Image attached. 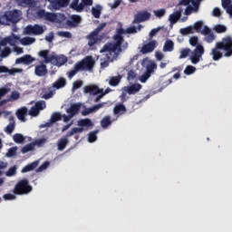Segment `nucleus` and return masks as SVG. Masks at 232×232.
<instances>
[{
	"instance_id": "f257e3e1",
	"label": "nucleus",
	"mask_w": 232,
	"mask_h": 232,
	"mask_svg": "<svg viewBox=\"0 0 232 232\" xmlns=\"http://www.w3.org/2000/svg\"><path fill=\"white\" fill-rule=\"evenodd\" d=\"M210 55L213 61H220L223 57L232 56V37L227 35L217 42L215 47L212 48Z\"/></svg>"
},
{
	"instance_id": "cd10ccee",
	"label": "nucleus",
	"mask_w": 232,
	"mask_h": 232,
	"mask_svg": "<svg viewBox=\"0 0 232 232\" xmlns=\"http://www.w3.org/2000/svg\"><path fill=\"white\" fill-rule=\"evenodd\" d=\"M81 23V16L74 14L71 17V20L67 21V24L69 26H78L79 24Z\"/></svg>"
},
{
	"instance_id": "1a4fd4ad",
	"label": "nucleus",
	"mask_w": 232,
	"mask_h": 232,
	"mask_svg": "<svg viewBox=\"0 0 232 232\" xmlns=\"http://www.w3.org/2000/svg\"><path fill=\"white\" fill-rule=\"evenodd\" d=\"M106 26V23H102L100 25L97 26L96 29H94L92 32H91L87 36L86 39H88V46L92 48V46L97 44L101 39H99V34L102 32V30Z\"/></svg>"
},
{
	"instance_id": "9d476101",
	"label": "nucleus",
	"mask_w": 232,
	"mask_h": 232,
	"mask_svg": "<svg viewBox=\"0 0 232 232\" xmlns=\"http://www.w3.org/2000/svg\"><path fill=\"white\" fill-rule=\"evenodd\" d=\"M25 35H43L44 34V27L39 24H29L24 28Z\"/></svg>"
},
{
	"instance_id": "0e129e2a",
	"label": "nucleus",
	"mask_w": 232,
	"mask_h": 232,
	"mask_svg": "<svg viewBox=\"0 0 232 232\" xmlns=\"http://www.w3.org/2000/svg\"><path fill=\"white\" fill-rule=\"evenodd\" d=\"M212 15L214 17H220L222 15V12L220 11V8L215 7L212 11Z\"/></svg>"
},
{
	"instance_id": "aec40b11",
	"label": "nucleus",
	"mask_w": 232,
	"mask_h": 232,
	"mask_svg": "<svg viewBox=\"0 0 232 232\" xmlns=\"http://www.w3.org/2000/svg\"><path fill=\"white\" fill-rule=\"evenodd\" d=\"M26 115H28V108L22 107L16 111V117L22 122H26Z\"/></svg>"
},
{
	"instance_id": "a18cd8bd",
	"label": "nucleus",
	"mask_w": 232,
	"mask_h": 232,
	"mask_svg": "<svg viewBox=\"0 0 232 232\" xmlns=\"http://www.w3.org/2000/svg\"><path fill=\"white\" fill-rule=\"evenodd\" d=\"M10 53H12V49H10V47H5L1 51L0 57L2 59H6V57H8Z\"/></svg>"
},
{
	"instance_id": "7ed1b4c3",
	"label": "nucleus",
	"mask_w": 232,
	"mask_h": 232,
	"mask_svg": "<svg viewBox=\"0 0 232 232\" xmlns=\"http://www.w3.org/2000/svg\"><path fill=\"white\" fill-rule=\"evenodd\" d=\"M204 22L202 21H198L194 24L192 26L193 32H198V34H201L204 35V41L205 43H208V44H211L217 39V35H215V33L209 28L208 26L205 25L204 28Z\"/></svg>"
},
{
	"instance_id": "6e6552de",
	"label": "nucleus",
	"mask_w": 232,
	"mask_h": 232,
	"mask_svg": "<svg viewBox=\"0 0 232 232\" xmlns=\"http://www.w3.org/2000/svg\"><path fill=\"white\" fill-rule=\"evenodd\" d=\"M80 72H92L93 66H95V60L93 56L88 55L84 57L82 61L76 63Z\"/></svg>"
},
{
	"instance_id": "de8ad7c7",
	"label": "nucleus",
	"mask_w": 232,
	"mask_h": 232,
	"mask_svg": "<svg viewBox=\"0 0 232 232\" xmlns=\"http://www.w3.org/2000/svg\"><path fill=\"white\" fill-rule=\"evenodd\" d=\"M195 72H197V68L193 65H188L184 70L185 75H192Z\"/></svg>"
},
{
	"instance_id": "bf43d9fd",
	"label": "nucleus",
	"mask_w": 232,
	"mask_h": 232,
	"mask_svg": "<svg viewBox=\"0 0 232 232\" xmlns=\"http://www.w3.org/2000/svg\"><path fill=\"white\" fill-rule=\"evenodd\" d=\"M4 200H15V198H17V197L15 196V194H5L3 196Z\"/></svg>"
},
{
	"instance_id": "f8f14e48",
	"label": "nucleus",
	"mask_w": 232,
	"mask_h": 232,
	"mask_svg": "<svg viewBox=\"0 0 232 232\" xmlns=\"http://www.w3.org/2000/svg\"><path fill=\"white\" fill-rule=\"evenodd\" d=\"M151 19V14L148 11L139 12L134 15V20L132 21V24H137L139 23H144L145 21H149Z\"/></svg>"
},
{
	"instance_id": "774afa93",
	"label": "nucleus",
	"mask_w": 232,
	"mask_h": 232,
	"mask_svg": "<svg viewBox=\"0 0 232 232\" xmlns=\"http://www.w3.org/2000/svg\"><path fill=\"white\" fill-rule=\"evenodd\" d=\"M126 34H137V27L130 26L126 29Z\"/></svg>"
},
{
	"instance_id": "6ab92c4d",
	"label": "nucleus",
	"mask_w": 232,
	"mask_h": 232,
	"mask_svg": "<svg viewBox=\"0 0 232 232\" xmlns=\"http://www.w3.org/2000/svg\"><path fill=\"white\" fill-rule=\"evenodd\" d=\"M15 130V118L14 116L9 117V124L4 129V131L8 135H12Z\"/></svg>"
},
{
	"instance_id": "13d9d810",
	"label": "nucleus",
	"mask_w": 232,
	"mask_h": 232,
	"mask_svg": "<svg viewBox=\"0 0 232 232\" xmlns=\"http://www.w3.org/2000/svg\"><path fill=\"white\" fill-rule=\"evenodd\" d=\"M15 39L19 40V36H8L7 37V44H10V46H15Z\"/></svg>"
},
{
	"instance_id": "dca6fc26",
	"label": "nucleus",
	"mask_w": 232,
	"mask_h": 232,
	"mask_svg": "<svg viewBox=\"0 0 232 232\" xmlns=\"http://www.w3.org/2000/svg\"><path fill=\"white\" fill-rule=\"evenodd\" d=\"M83 92L84 93H90V95H99V93H102V89L97 85H86Z\"/></svg>"
},
{
	"instance_id": "bb28decb",
	"label": "nucleus",
	"mask_w": 232,
	"mask_h": 232,
	"mask_svg": "<svg viewBox=\"0 0 232 232\" xmlns=\"http://www.w3.org/2000/svg\"><path fill=\"white\" fill-rule=\"evenodd\" d=\"M69 142L70 141L68 140V137L66 135L65 137L60 139L57 143L59 151H63V150H65Z\"/></svg>"
},
{
	"instance_id": "3c124183",
	"label": "nucleus",
	"mask_w": 232,
	"mask_h": 232,
	"mask_svg": "<svg viewBox=\"0 0 232 232\" xmlns=\"http://www.w3.org/2000/svg\"><path fill=\"white\" fill-rule=\"evenodd\" d=\"M34 107H36L38 109V111H42L46 109V102L44 101H38L35 102Z\"/></svg>"
},
{
	"instance_id": "4d7b16f0",
	"label": "nucleus",
	"mask_w": 232,
	"mask_h": 232,
	"mask_svg": "<svg viewBox=\"0 0 232 232\" xmlns=\"http://www.w3.org/2000/svg\"><path fill=\"white\" fill-rule=\"evenodd\" d=\"M34 0H17L16 3L20 5H26L27 6H30L34 5Z\"/></svg>"
},
{
	"instance_id": "ddd939ff",
	"label": "nucleus",
	"mask_w": 232,
	"mask_h": 232,
	"mask_svg": "<svg viewBox=\"0 0 232 232\" xmlns=\"http://www.w3.org/2000/svg\"><path fill=\"white\" fill-rule=\"evenodd\" d=\"M157 46H159L157 40H151L148 44L142 45L140 53L143 54L151 53Z\"/></svg>"
},
{
	"instance_id": "ea45409f",
	"label": "nucleus",
	"mask_w": 232,
	"mask_h": 232,
	"mask_svg": "<svg viewBox=\"0 0 232 232\" xmlns=\"http://www.w3.org/2000/svg\"><path fill=\"white\" fill-rule=\"evenodd\" d=\"M35 150V143H28L27 145L24 146L21 150L22 153H28V151H34Z\"/></svg>"
},
{
	"instance_id": "0eeeda50",
	"label": "nucleus",
	"mask_w": 232,
	"mask_h": 232,
	"mask_svg": "<svg viewBox=\"0 0 232 232\" xmlns=\"http://www.w3.org/2000/svg\"><path fill=\"white\" fill-rule=\"evenodd\" d=\"M78 126L72 128L70 131L66 133V137H72V135H76V133H82L85 130H90V128H93V121L92 120L85 118L78 121Z\"/></svg>"
},
{
	"instance_id": "c9c22d12",
	"label": "nucleus",
	"mask_w": 232,
	"mask_h": 232,
	"mask_svg": "<svg viewBox=\"0 0 232 232\" xmlns=\"http://www.w3.org/2000/svg\"><path fill=\"white\" fill-rule=\"evenodd\" d=\"M13 140L16 144H23V142H24V140H26V138H24V135L21 133H15L13 136Z\"/></svg>"
},
{
	"instance_id": "4468645a",
	"label": "nucleus",
	"mask_w": 232,
	"mask_h": 232,
	"mask_svg": "<svg viewBox=\"0 0 232 232\" xmlns=\"http://www.w3.org/2000/svg\"><path fill=\"white\" fill-rule=\"evenodd\" d=\"M66 63H68V58L66 56L52 54L50 63L53 64V66H63V64H66Z\"/></svg>"
},
{
	"instance_id": "09e8293b",
	"label": "nucleus",
	"mask_w": 232,
	"mask_h": 232,
	"mask_svg": "<svg viewBox=\"0 0 232 232\" xmlns=\"http://www.w3.org/2000/svg\"><path fill=\"white\" fill-rule=\"evenodd\" d=\"M92 14L95 19H99V17H101V6L97 5V7H92Z\"/></svg>"
},
{
	"instance_id": "473e14b6",
	"label": "nucleus",
	"mask_w": 232,
	"mask_h": 232,
	"mask_svg": "<svg viewBox=\"0 0 232 232\" xmlns=\"http://www.w3.org/2000/svg\"><path fill=\"white\" fill-rule=\"evenodd\" d=\"M101 126L102 128H108V126H111V116L107 115L105 117L102 118V120L101 121Z\"/></svg>"
},
{
	"instance_id": "412c9836",
	"label": "nucleus",
	"mask_w": 232,
	"mask_h": 232,
	"mask_svg": "<svg viewBox=\"0 0 232 232\" xmlns=\"http://www.w3.org/2000/svg\"><path fill=\"white\" fill-rule=\"evenodd\" d=\"M81 110V104L79 103H74L72 104L69 109L66 110V112L68 115H71V117H73L74 115H77Z\"/></svg>"
},
{
	"instance_id": "e433bc0d",
	"label": "nucleus",
	"mask_w": 232,
	"mask_h": 232,
	"mask_svg": "<svg viewBox=\"0 0 232 232\" xmlns=\"http://www.w3.org/2000/svg\"><path fill=\"white\" fill-rule=\"evenodd\" d=\"M182 15V11L180 10V11H177L176 13H174V14H171L170 15H169V21H170V23H173V24H175V23H177V21H179V17Z\"/></svg>"
},
{
	"instance_id": "5fc2aeb1",
	"label": "nucleus",
	"mask_w": 232,
	"mask_h": 232,
	"mask_svg": "<svg viewBox=\"0 0 232 232\" xmlns=\"http://www.w3.org/2000/svg\"><path fill=\"white\" fill-rule=\"evenodd\" d=\"M40 111H39V109L36 108L35 105H34V106H33V107L30 109V111H29V115H31V117H37V115H39V112H40Z\"/></svg>"
},
{
	"instance_id": "e2e57ef3",
	"label": "nucleus",
	"mask_w": 232,
	"mask_h": 232,
	"mask_svg": "<svg viewBox=\"0 0 232 232\" xmlns=\"http://www.w3.org/2000/svg\"><path fill=\"white\" fill-rule=\"evenodd\" d=\"M221 5L225 10H227L231 5V0H221Z\"/></svg>"
},
{
	"instance_id": "79ce46f5",
	"label": "nucleus",
	"mask_w": 232,
	"mask_h": 232,
	"mask_svg": "<svg viewBox=\"0 0 232 232\" xmlns=\"http://www.w3.org/2000/svg\"><path fill=\"white\" fill-rule=\"evenodd\" d=\"M121 111H126V106H124V104L120 103L117 104L114 108H113V113L114 115H119V113H121Z\"/></svg>"
},
{
	"instance_id": "a878e982",
	"label": "nucleus",
	"mask_w": 232,
	"mask_h": 232,
	"mask_svg": "<svg viewBox=\"0 0 232 232\" xmlns=\"http://www.w3.org/2000/svg\"><path fill=\"white\" fill-rule=\"evenodd\" d=\"M37 166H39V160L29 163L22 169V173H28V171H34V169H35Z\"/></svg>"
},
{
	"instance_id": "c756f323",
	"label": "nucleus",
	"mask_w": 232,
	"mask_h": 232,
	"mask_svg": "<svg viewBox=\"0 0 232 232\" xmlns=\"http://www.w3.org/2000/svg\"><path fill=\"white\" fill-rule=\"evenodd\" d=\"M200 7L197 6L196 4L192 5H187L186 9H185V15H191V14L194 12L195 14H197V12H198V9Z\"/></svg>"
},
{
	"instance_id": "37998d69",
	"label": "nucleus",
	"mask_w": 232,
	"mask_h": 232,
	"mask_svg": "<svg viewBox=\"0 0 232 232\" xmlns=\"http://www.w3.org/2000/svg\"><path fill=\"white\" fill-rule=\"evenodd\" d=\"M179 34H181V35H189V34H195L193 31V26H188L185 28H181L179 30Z\"/></svg>"
},
{
	"instance_id": "2f4dec72",
	"label": "nucleus",
	"mask_w": 232,
	"mask_h": 232,
	"mask_svg": "<svg viewBox=\"0 0 232 232\" xmlns=\"http://www.w3.org/2000/svg\"><path fill=\"white\" fill-rule=\"evenodd\" d=\"M155 70H157V63L155 62H151L146 67L147 75L150 76L151 73L155 72Z\"/></svg>"
},
{
	"instance_id": "a211bd4d",
	"label": "nucleus",
	"mask_w": 232,
	"mask_h": 232,
	"mask_svg": "<svg viewBox=\"0 0 232 232\" xmlns=\"http://www.w3.org/2000/svg\"><path fill=\"white\" fill-rule=\"evenodd\" d=\"M34 73L37 77H44L48 73V69L46 64L42 63L41 65H36L34 69Z\"/></svg>"
},
{
	"instance_id": "8fccbe9b",
	"label": "nucleus",
	"mask_w": 232,
	"mask_h": 232,
	"mask_svg": "<svg viewBox=\"0 0 232 232\" xmlns=\"http://www.w3.org/2000/svg\"><path fill=\"white\" fill-rule=\"evenodd\" d=\"M15 155H17V147L10 148L5 153V157L7 158L15 157Z\"/></svg>"
},
{
	"instance_id": "423d86ee",
	"label": "nucleus",
	"mask_w": 232,
	"mask_h": 232,
	"mask_svg": "<svg viewBox=\"0 0 232 232\" xmlns=\"http://www.w3.org/2000/svg\"><path fill=\"white\" fill-rule=\"evenodd\" d=\"M21 15H23V12H21V10L14 9L11 11H5L4 14L0 16V24H5V22H3L2 19L6 21V23L17 24V23L21 21Z\"/></svg>"
},
{
	"instance_id": "c03bdc74",
	"label": "nucleus",
	"mask_w": 232,
	"mask_h": 232,
	"mask_svg": "<svg viewBox=\"0 0 232 232\" xmlns=\"http://www.w3.org/2000/svg\"><path fill=\"white\" fill-rule=\"evenodd\" d=\"M78 72H81V69H79L78 65L75 63L73 70H71L70 72H67L69 79H73V77L77 75Z\"/></svg>"
},
{
	"instance_id": "69168bd1",
	"label": "nucleus",
	"mask_w": 232,
	"mask_h": 232,
	"mask_svg": "<svg viewBox=\"0 0 232 232\" xmlns=\"http://www.w3.org/2000/svg\"><path fill=\"white\" fill-rule=\"evenodd\" d=\"M19 97H21V94H19V92H13L11 93V96L9 98V102L10 101H17V99H19Z\"/></svg>"
},
{
	"instance_id": "4c0bfd02",
	"label": "nucleus",
	"mask_w": 232,
	"mask_h": 232,
	"mask_svg": "<svg viewBox=\"0 0 232 232\" xmlns=\"http://www.w3.org/2000/svg\"><path fill=\"white\" fill-rule=\"evenodd\" d=\"M58 121H63V115L61 114V112H53L50 120L51 124L58 122Z\"/></svg>"
},
{
	"instance_id": "7c9ffc66",
	"label": "nucleus",
	"mask_w": 232,
	"mask_h": 232,
	"mask_svg": "<svg viewBox=\"0 0 232 232\" xmlns=\"http://www.w3.org/2000/svg\"><path fill=\"white\" fill-rule=\"evenodd\" d=\"M70 5V0H57L54 10H61V8H66Z\"/></svg>"
},
{
	"instance_id": "393cba45",
	"label": "nucleus",
	"mask_w": 232,
	"mask_h": 232,
	"mask_svg": "<svg viewBox=\"0 0 232 232\" xmlns=\"http://www.w3.org/2000/svg\"><path fill=\"white\" fill-rule=\"evenodd\" d=\"M121 81H122V76L121 74L117 75V76H111L109 78V85L110 86H119V84H121Z\"/></svg>"
},
{
	"instance_id": "f3484780",
	"label": "nucleus",
	"mask_w": 232,
	"mask_h": 232,
	"mask_svg": "<svg viewBox=\"0 0 232 232\" xmlns=\"http://www.w3.org/2000/svg\"><path fill=\"white\" fill-rule=\"evenodd\" d=\"M0 73H8L9 75H15V73H23V69H8L5 65H0Z\"/></svg>"
},
{
	"instance_id": "a19ab883",
	"label": "nucleus",
	"mask_w": 232,
	"mask_h": 232,
	"mask_svg": "<svg viewBox=\"0 0 232 232\" xmlns=\"http://www.w3.org/2000/svg\"><path fill=\"white\" fill-rule=\"evenodd\" d=\"M189 53H191V55H193V51H191V49H189V48L181 49L180 54H179V59H186V57L189 56Z\"/></svg>"
},
{
	"instance_id": "5701e85b",
	"label": "nucleus",
	"mask_w": 232,
	"mask_h": 232,
	"mask_svg": "<svg viewBox=\"0 0 232 232\" xmlns=\"http://www.w3.org/2000/svg\"><path fill=\"white\" fill-rule=\"evenodd\" d=\"M49 53L50 51L48 50H42L38 53L40 57H43L44 63H45V64H50V63L52 62V54L49 55Z\"/></svg>"
},
{
	"instance_id": "49530a36",
	"label": "nucleus",
	"mask_w": 232,
	"mask_h": 232,
	"mask_svg": "<svg viewBox=\"0 0 232 232\" xmlns=\"http://www.w3.org/2000/svg\"><path fill=\"white\" fill-rule=\"evenodd\" d=\"M97 133H99V130L91 131L88 134V142H95L97 140Z\"/></svg>"
},
{
	"instance_id": "20e7f679",
	"label": "nucleus",
	"mask_w": 232,
	"mask_h": 232,
	"mask_svg": "<svg viewBox=\"0 0 232 232\" xmlns=\"http://www.w3.org/2000/svg\"><path fill=\"white\" fill-rule=\"evenodd\" d=\"M190 46H196V48L192 51V55H190V61L192 64H198L200 63V59L204 55V46L198 44V37L192 36L189 38Z\"/></svg>"
},
{
	"instance_id": "864d4df0",
	"label": "nucleus",
	"mask_w": 232,
	"mask_h": 232,
	"mask_svg": "<svg viewBox=\"0 0 232 232\" xmlns=\"http://www.w3.org/2000/svg\"><path fill=\"white\" fill-rule=\"evenodd\" d=\"M50 166V161H44L37 169L36 173H41L44 171V169H48V167Z\"/></svg>"
},
{
	"instance_id": "6e6d98bb",
	"label": "nucleus",
	"mask_w": 232,
	"mask_h": 232,
	"mask_svg": "<svg viewBox=\"0 0 232 232\" xmlns=\"http://www.w3.org/2000/svg\"><path fill=\"white\" fill-rule=\"evenodd\" d=\"M60 37H65L66 39H72V33L68 31H60L58 32Z\"/></svg>"
},
{
	"instance_id": "4be33fe9",
	"label": "nucleus",
	"mask_w": 232,
	"mask_h": 232,
	"mask_svg": "<svg viewBox=\"0 0 232 232\" xmlns=\"http://www.w3.org/2000/svg\"><path fill=\"white\" fill-rule=\"evenodd\" d=\"M64 86H66V78L64 77L58 78L53 83V88H54V90H61V88H64Z\"/></svg>"
},
{
	"instance_id": "f704fd0d",
	"label": "nucleus",
	"mask_w": 232,
	"mask_h": 232,
	"mask_svg": "<svg viewBox=\"0 0 232 232\" xmlns=\"http://www.w3.org/2000/svg\"><path fill=\"white\" fill-rule=\"evenodd\" d=\"M34 41H35V38H32L28 36L20 39V43L21 44H23V46H30V44H34Z\"/></svg>"
},
{
	"instance_id": "39448f33",
	"label": "nucleus",
	"mask_w": 232,
	"mask_h": 232,
	"mask_svg": "<svg viewBox=\"0 0 232 232\" xmlns=\"http://www.w3.org/2000/svg\"><path fill=\"white\" fill-rule=\"evenodd\" d=\"M33 189L34 188L30 185V181L27 179H23L16 182L13 193L20 196L29 195V193H32Z\"/></svg>"
},
{
	"instance_id": "338daca9",
	"label": "nucleus",
	"mask_w": 232,
	"mask_h": 232,
	"mask_svg": "<svg viewBox=\"0 0 232 232\" xmlns=\"http://www.w3.org/2000/svg\"><path fill=\"white\" fill-rule=\"evenodd\" d=\"M154 14H155L156 17H164V15L166 14V10L160 9V10L154 11Z\"/></svg>"
},
{
	"instance_id": "2eb2a0df",
	"label": "nucleus",
	"mask_w": 232,
	"mask_h": 232,
	"mask_svg": "<svg viewBox=\"0 0 232 232\" xmlns=\"http://www.w3.org/2000/svg\"><path fill=\"white\" fill-rule=\"evenodd\" d=\"M32 63H35V58L30 54H24L15 60V64H25L26 66H30Z\"/></svg>"
},
{
	"instance_id": "72a5a7b5",
	"label": "nucleus",
	"mask_w": 232,
	"mask_h": 232,
	"mask_svg": "<svg viewBox=\"0 0 232 232\" xmlns=\"http://www.w3.org/2000/svg\"><path fill=\"white\" fill-rule=\"evenodd\" d=\"M70 8L76 10V12H82V5L79 4V0H72L70 5Z\"/></svg>"
},
{
	"instance_id": "b1692460",
	"label": "nucleus",
	"mask_w": 232,
	"mask_h": 232,
	"mask_svg": "<svg viewBox=\"0 0 232 232\" xmlns=\"http://www.w3.org/2000/svg\"><path fill=\"white\" fill-rule=\"evenodd\" d=\"M141 89L142 85H140V83H135L127 88V92L129 93V95H135V93L140 92Z\"/></svg>"
},
{
	"instance_id": "052dcab7",
	"label": "nucleus",
	"mask_w": 232,
	"mask_h": 232,
	"mask_svg": "<svg viewBox=\"0 0 232 232\" xmlns=\"http://www.w3.org/2000/svg\"><path fill=\"white\" fill-rule=\"evenodd\" d=\"M128 81H135L137 79V74L134 72V71H129L128 76H127Z\"/></svg>"
},
{
	"instance_id": "603ef678",
	"label": "nucleus",
	"mask_w": 232,
	"mask_h": 232,
	"mask_svg": "<svg viewBox=\"0 0 232 232\" xmlns=\"http://www.w3.org/2000/svg\"><path fill=\"white\" fill-rule=\"evenodd\" d=\"M15 173H17V167L14 165V166L11 167V168L5 172V176H6V177H14V175H15Z\"/></svg>"
},
{
	"instance_id": "680f3d73",
	"label": "nucleus",
	"mask_w": 232,
	"mask_h": 232,
	"mask_svg": "<svg viewBox=\"0 0 232 232\" xmlns=\"http://www.w3.org/2000/svg\"><path fill=\"white\" fill-rule=\"evenodd\" d=\"M82 86V80H76L72 83V90H79Z\"/></svg>"
},
{
	"instance_id": "f03ea898",
	"label": "nucleus",
	"mask_w": 232,
	"mask_h": 232,
	"mask_svg": "<svg viewBox=\"0 0 232 232\" xmlns=\"http://www.w3.org/2000/svg\"><path fill=\"white\" fill-rule=\"evenodd\" d=\"M123 34L126 33V29L119 28L117 29V33L114 35L113 39L116 41L113 43H107L103 45L102 50L100 51L101 53H108L110 55L113 53V57H108L109 61H113L115 58L119 56V54L122 52V43H124V37L122 36Z\"/></svg>"
},
{
	"instance_id": "9b49d317",
	"label": "nucleus",
	"mask_w": 232,
	"mask_h": 232,
	"mask_svg": "<svg viewBox=\"0 0 232 232\" xmlns=\"http://www.w3.org/2000/svg\"><path fill=\"white\" fill-rule=\"evenodd\" d=\"M36 15L39 19H44L45 21H50V23H53L57 19L55 13H46L44 9L38 10Z\"/></svg>"
},
{
	"instance_id": "58836bf2",
	"label": "nucleus",
	"mask_w": 232,
	"mask_h": 232,
	"mask_svg": "<svg viewBox=\"0 0 232 232\" xmlns=\"http://www.w3.org/2000/svg\"><path fill=\"white\" fill-rule=\"evenodd\" d=\"M213 30L217 34H226V32H227V27L224 24H217L214 26Z\"/></svg>"
},
{
	"instance_id": "c85d7f7f",
	"label": "nucleus",
	"mask_w": 232,
	"mask_h": 232,
	"mask_svg": "<svg viewBox=\"0 0 232 232\" xmlns=\"http://www.w3.org/2000/svg\"><path fill=\"white\" fill-rule=\"evenodd\" d=\"M173 50H175V43L167 40L163 45V52H173Z\"/></svg>"
}]
</instances>
